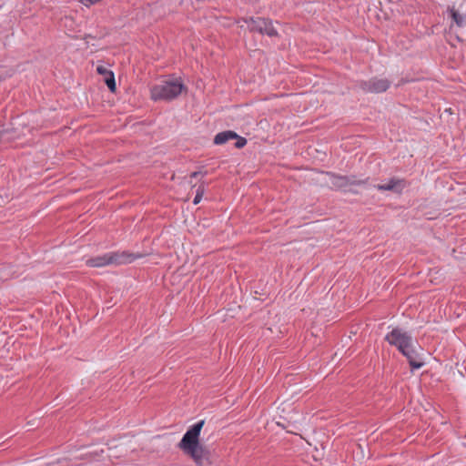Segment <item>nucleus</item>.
<instances>
[{"label":"nucleus","instance_id":"f257e3e1","mask_svg":"<svg viewBox=\"0 0 466 466\" xmlns=\"http://www.w3.org/2000/svg\"><path fill=\"white\" fill-rule=\"evenodd\" d=\"M205 421L199 420L192 425L178 443V448L188 455L197 466H210L209 451L199 443V436Z\"/></svg>","mask_w":466,"mask_h":466},{"label":"nucleus","instance_id":"f03ea898","mask_svg":"<svg viewBox=\"0 0 466 466\" xmlns=\"http://www.w3.org/2000/svg\"><path fill=\"white\" fill-rule=\"evenodd\" d=\"M385 340L395 346L408 359L412 369L422 367L423 362L419 358L412 338L407 332L398 328L393 329L385 336Z\"/></svg>","mask_w":466,"mask_h":466},{"label":"nucleus","instance_id":"7ed1b4c3","mask_svg":"<svg viewBox=\"0 0 466 466\" xmlns=\"http://www.w3.org/2000/svg\"><path fill=\"white\" fill-rule=\"evenodd\" d=\"M184 89L185 86L180 79L162 81L152 86L150 96L154 101L172 100L178 96Z\"/></svg>","mask_w":466,"mask_h":466},{"label":"nucleus","instance_id":"20e7f679","mask_svg":"<svg viewBox=\"0 0 466 466\" xmlns=\"http://www.w3.org/2000/svg\"><path fill=\"white\" fill-rule=\"evenodd\" d=\"M137 258V256L127 252H109L96 256L86 260V265L93 268H101L107 265H119L130 263Z\"/></svg>","mask_w":466,"mask_h":466},{"label":"nucleus","instance_id":"39448f33","mask_svg":"<svg viewBox=\"0 0 466 466\" xmlns=\"http://www.w3.org/2000/svg\"><path fill=\"white\" fill-rule=\"evenodd\" d=\"M250 32H258L261 35H267L269 37L278 36V31L275 29L273 23L269 19L262 17H250L245 19Z\"/></svg>","mask_w":466,"mask_h":466},{"label":"nucleus","instance_id":"423d86ee","mask_svg":"<svg viewBox=\"0 0 466 466\" xmlns=\"http://www.w3.org/2000/svg\"><path fill=\"white\" fill-rule=\"evenodd\" d=\"M331 187L337 189L346 190L351 186L365 184L364 180H357L355 177L339 176L335 174H327Z\"/></svg>","mask_w":466,"mask_h":466},{"label":"nucleus","instance_id":"0eeeda50","mask_svg":"<svg viewBox=\"0 0 466 466\" xmlns=\"http://www.w3.org/2000/svg\"><path fill=\"white\" fill-rule=\"evenodd\" d=\"M390 86L387 79L372 78L369 82H365L362 88L368 92L380 93L386 91Z\"/></svg>","mask_w":466,"mask_h":466},{"label":"nucleus","instance_id":"6e6552de","mask_svg":"<svg viewBox=\"0 0 466 466\" xmlns=\"http://www.w3.org/2000/svg\"><path fill=\"white\" fill-rule=\"evenodd\" d=\"M404 181L400 179L391 178L387 184L376 185L378 190H391L400 192L404 188Z\"/></svg>","mask_w":466,"mask_h":466},{"label":"nucleus","instance_id":"1a4fd4ad","mask_svg":"<svg viewBox=\"0 0 466 466\" xmlns=\"http://www.w3.org/2000/svg\"><path fill=\"white\" fill-rule=\"evenodd\" d=\"M236 137H238V134L234 131H231V130L223 131V132H220L216 135V137L214 138V143L216 145H224L228 141L234 139Z\"/></svg>","mask_w":466,"mask_h":466},{"label":"nucleus","instance_id":"9d476101","mask_svg":"<svg viewBox=\"0 0 466 466\" xmlns=\"http://www.w3.org/2000/svg\"><path fill=\"white\" fill-rule=\"evenodd\" d=\"M450 13L452 20L458 26L464 25V17L461 15L453 7L450 8Z\"/></svg>","mask_w":466,"mask_h":466},{"label":"nucleus","instance_id":"9b49d317","mask_svg":"<svg viewBox=\"0 0 466 466\" xmlns=\"http://www.w3.org/2000/svg\"><path fill=\"white\" fill-rule=\"evenodd\" d=\"M105 83L111 92H115L116 89L114 73H110L108 76L104 77Z\"/></svg>","mask_w":466,"mask_h":466},{"label":"nucleus","instance_id":"f8f14e48","mask_svg":"<svg viewBox=\"0 0 466 466\" xmlns=\"http://www.w3.org/2000/svg\"><path fill=\"white\" fill-rule=\"evenodd\" d=\"M205 190H206L205 185H204V183H201L198 186V187L197 189L196 196H195V198L193 199V204L194 205H198L201 201L202 197H203V195L205 193Z\"/></svg>","mask_w":466,"mask_h":466},{"label":"nucleus","instance_id":"ddd939ff","mask_svg":"<svg viewBox=\"0 0 466 466\" xmlns=\"http://www.w3.org/2000/svg\"><path fill=\"white\" fill-rule=\"evenodd\" d=\"M102 453H104V450L96 449V450L86 453V456H88L90 458V460H97L101 456Z\"/></svg>","mask_w":466,"mask_h":466},{"label":"nucleus","instance_id":"4468645a","mask_svg":"<svg viewBox=\"0 0 466 466\" xmlns=\"http://www.w3.org/2000/svg\"><path fill=\"white\" fill-rule=\"evenodd\" d=\"M235 139H237V142H236V144H235V147H236L237 148H242V147H244L246 146V144H247V139H246V138H244V137H239L238 135V137H236Z\"/></svg>","mask_w":466,"mask_h":466},{"label":"nucleus","instance_id":"2eb2a0df","mask_svg":"<svg viewBox=\"0 0 466 466\" xmlns=\"http://www.w3.org/2000/svg\"><path fill=\"white\" fill-rule=\"evenodd\" d=\"M96 71L99 75L103 76L104 77L106 76H108L110 73H112V71L108 70L107 68H106L105 66H98L96 67Z\"/></svg>","mask_w":466,"mask_h":466},{"label":"nucleus","instance_id":"dca6fc26","mask_svg":"<svg viewBox=\"0 0 466 466\" xmlns=\"http://www.w3.org/2000/svg\"><path fill=\"white\" fill-rule=\"evenodd\" d=\"M99 1L100 0H79V2L86 6H90L91 5H94Z\"/></svg>","mask_w":466,"mask_h":466},{"label":"nucleus","instance_id":"f3484780","mask_svg":"<svg viewBox=\"0 0 466 466\" xmlns=\"http://www.w3.org/2000/svg\"><path fill=\"white\" fill-rule=\"evenodd\" d=\"M199 175H200V173H199V172H193V173L191 174V176H190V177H191V178H196V177H198Z\"/></svg>","mask_w":466,"mask_h":466}]
</instances>
